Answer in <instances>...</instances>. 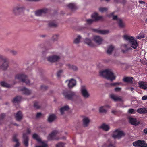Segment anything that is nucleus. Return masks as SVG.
Listing matches in <instances>:
<instances>
[{"instance_id": "obj_2", "label": "nucleus", "mask_w": 147, "mask_h": 147, "mask_svg": "<svg viewBox=\"0 0 147 147\" xmlns=\"http://www.w3.org/2000/svg\"><path fill=\"white\" fill-rule=\"evenodd\" d=\"M63 94L66 99L73 101L75 100L78 97L76 93L71 90H64Z\"/></svg>"}, {"instance_id": "obj_45", "label": "nucleus", "mask_w": 147, "mask_h": 147, "mask_svg": "<svg viewBox=\"0 0 147 147\" xmlns=\"http://www.w3.org/2000/svg\"><path fill=\"white\" fill-rule=\"evenodd\" d=\"M107 9V8L106 7H100L99 9V11L101 12H103L106 11Z\"/></svg>"}, {"instance_id": "obj_54", "label": "nucleus", "mask_w": 147, "mask_h": 147, "mask_svg": "<svg viewBox=\"0 0 147 147\" xmlns=\"http://www.w3.org/2000/svg\"><path fill=\"white\" fill-rule=\"evenodd\" d=\"M142 99L143 100H145L147 99V95H145L142 97Z\"/></svg>"}, {"instance_id": "obj_50", "label": "nucleus", "mask_w": 147, "mask_h": 147, "mask_svg": "<svg viewBox=\"0 0 147 147\" xmlns=\"http://www.w3.org/2000/svg\"><path fill=\"white\" fill-rule=\"evenodd\" d=\"M93 21V20L91 19H89L86 20L88 24H90L92 23Z\"/></svg>"}, {"instance_id": "obj_21", "label": "nucleus", "mask_w": 147, "mask_h": 147, "mask_svg": "<svg viewBox=\"0 0 147 147\" xmlns=\"http://www.w3.org/2000/svg\"><path fill=\"white\" fill-rule=\"evenodd\" d=\"M92 18L94 21H97L100 20L102 18V17L101 16H98V14L96 13H94L92 16Z\"/></svg>"}, {"instance_id": "obj_1", "label": "nucleus", "mask_w": 147, "mask_h": 147, "mask_svg": "<svg viewBox=\"0 0 147 147\" xmlns=\"http://www.w3.org/2000/svg\"><path fill=\"white\" fill-rule=\"evenodd\" d=\"M99 74L101 76L111 81H113L115 78V77L113 73L110 69H107L103 71H100Z\"/></svg>"}, {"instance_id": "obj_17", "label": "nucleus", "mask_w": 147, "mask_h": 147, "mask_svg": "<svg viewBox=\"0 0 147 147\" xmlns=\"http://www.w3.org/2000/svg\"><path fill=\"white\" fill-rule=\"evenodd\" d=\"M134 78L133 77H126L123 78V81L125 83L132 84L133 82Z\"/></svg>"}, {"instance_id": "obj_29", "label": "nucleus", "mask_w": 147, "mask_h": 147, "mask_svg": "<svg viewBox=\"0 0 147 147\" xmlns=\"http://www.w3.org/2000/svg\"><path fill=\"white\" fill-rule=\"evenodd\" d=\"M90 120L87 118H84L83 120V125L84 127H87L88 126Z\"/></svg>"}, {"instance_id": "obj_46", "label": "nucleus", "mask_w": 147, "mask_h": 147, "mask_svg": "<svg viewBox=\"0 0 147 147\" xmlns=\"http://www.w3.org/2000/svg\"><path fill=\"white\" fill-rule=\"evenodd\" d=\"M64 143L59 142L56 145V147H64Z\"/></svg>"}, {"instance_id": "obj_51", "label": "nucleus", "mask_w": 147, "mask_h": 147, "mask_svg": "<svg viewBox=\"0 0 147 147\" xmlns=\"http://www.w3.org/2000/svg\"><path fill=\"white\" fill-rule=\"evenodd\" d=\"M115 145L114 143L111 142L108 146L109 147H115Z\"/></svg>"}, {"instance_id": "obj_34", "label": "nucleus", "mask_w": 147, "mask_h": 147, "mask_svg": "<svg viewBox=\"0 0 147 147\" xmlns=\"http://www.w3.org/2000/svg\"><path fill=\"white\" fill-rule=\"evenodd\" d=\"M17 135L16 134H15L13 136V141L16 142V144L15 146V147H18L19 146V143L18 142V140L17 139L16 137Z\"/></svg>"}, {"instance_id": "obj_30", "label": "nucleus", "mask_w": 147, "mask_h": 147, "mask_svg": "<svg viewBox=\"0 0 147 147\" xmlns=\"http://www.w3.org/2000/svg\"><path fill=\"white\" fill-rule=\"evenodd\" d=\"M49 26L52 27H55L57 26V24L55 21H51L49 23Z\"/></svg>"}, {"instance_id": "obj_22", "label": "nucleus", "mask_w": 147, "mask_h": 147, "mask_svg": "<svg viewBox=\"0 0 147 147\" xmlns=\"http://www.w3.org/2000/svg\"><path fill=\"white\" fill-rule=\"evenodd\" d=\"M110 97L115 101H120L122 100L121 99L120 97H117L116 95L114 94H111L110 95Z\"/></svg>"}, {"instance_id": "obj_12", "label": "nucleus", "mask_w": 147, "mask_h": 147, "mask_svg": "<svg viewBox=\"0 0 147 147\" xmlns=\"http://www.w3.org/2000/svg\"><path fill=\"white\" fill-rule=\"evenodd\" d=\"M93 40L97 44L100 45L102 43L103 39L99 36H95L94 37Z\"/></svg>"}, {"instance_id": "obj_15", "label": "nucleus", "mask_w": 147, "mask_h": 147, "mask_svg": "<svg viewBox=\"0 0 147 147\" xmlns=\"http://www.w3.org/2000/svg\"><path fill=\"white\" fill-rule=\"evenodd\" d=\"M60 59V57L57 55H53L47 58L48 61L50 62H54L58 61Z\"/></svg>"}, {"instance_id": "obj_26", "label": "nucleus", "mask_w": 147, "mask_h": 147, "mask_svg": "<svg viewBox=\"0 0 147 147\" xmlns=\"http://www.w3.org/2000/svg\"><path fill=\"white\" fill-rule=\"evenodd\" d=\"M100 128L102 129L103 130L105 131H108L110 129L109 127L107 125L103 123L100 127Z\"/></svg>"}, {"instance_id": "obj_7", "label": "nucleus", "mask_w": 147, "mask_h": 147, "mask_svg": "<svg viewBox=\"0 0 147 147\" xmlns=\"http://www.w3.org/2000/svg\"><path fill=\"white\" fill-rule=\"evenodd\" d=\"M124 135V133L123 131L117 129L113 132L112 136L114 139L119 138Z\"/></svg>"}, {"instance_id": "obj_14", "label": "nucleus", "mask_w": 147, "mask_h": 147, "mask_svg": "<svg viewBox=\"0 0 147 147\" xmlns=\"http://www.w3.org/2000/svg\"><path fill=\"white\" fill-rule=\"evenodd\" d=\"M22 9L19 7H16L14 8L13 9V12L15 15H18L20 14L22 11Z\"/></svg>"}, {"instance_id": "obj_60", "label": "nucleus", "mask_w": 147, "mask_h": 147, "mask_svg": "<svg viewBox=\"0 0 147 147\" xmlns=\"http://www.w3.org/2000/svg\"><path fill=\"white\" fill-rule=\"evenodd\" d=\"M126 0H123L121 2V3L124 4L125 3V2H126Z\"/></svg>"}, {"instance_id": "obj_33", "label": "nucleus", "mask_w": 147, "mask_h": 147, "mask_svg": "<svg viewBox=\"0 0 147 147\" xmlns=\"http://www.w3.org/2000/svg\"><path fill=\"white\" fill-rule=\"evenodd\" d=\"M69 107L68 106H66L62 107L60 109V112L62 114H63L65 111H67L69 109Z\"/></svg>"}, {"instance_id": "obj_23", "label": "nucleus", "mask_w": 147, "mask_h": 147, "mask_svg": "<svg viewBox=\"0 0 147 147\" xmlns=\"http://www.w3.org/2000/svg\"><path fill=\"white\" fill-rule=\"evenodd\" d=\"M20 90L23 92V94L26 95H30L31 93V91L30 90L26 88L25 87L23 88Z\"/></svg>"}, {"instance_id": "obj_43", "label": "nucleus", "mask_w": 147, "mask_h": 147, "mask_svg": "<svg viewBox=\"0 0 147 147\" xmlns=\"http://www.w3.org/2000/svg\"><path fill=\"white\" fill-rule=\"evenodd\" d=\"M59 38V35L57 34L54 35L52 37V40L53 41H57Z\"/></svg>"}, {"instance_id": "obj_38", "label": "nucleus", "mask_w": 147, "mask_h": 147, "mask_svg": "<svg viewBox=\"0 0 147 147\" xmlns=\"http://www.w3.org/2000/svg\"><path fill=\"white\" fill-rule=\"evenodd\" d=\"M0 85L1 86L7 88H9L10 87V85L9 84L3 81L0 82Z\"/></svg>"}, {"instance_id": "obj_64", "label": "nucleus", "mask_w": 147, "mask_h": 147, "mask_svg": "<svg viewBox=\"0 0 147 147\" xmlns=\"http://www.w3.org/2000/svg\"><path fill=\"white\" fill-rule=\"evenodd\" d=\"M34 107H36L37 106V105L36 103L34 104Z\"/></svg>"}, {"instance_id": "obj_44", "label": "nucleus", "mask_w": 147, "mask_h": 147, "mask_svg": "<svg viewBox=\"0 0 147 147\" xmlns=\"http://www.w3.org/2000/svg\"><path fill=\"white\" fill-rule=\"evenodd\" d=\"M10 53H11L13 55H16L18 54V52L14 50H12L10 51Z\"/></svg>"}, {"instance_id": "obj_19", "label": "nucleus", "mask_w": 147, "mask_h": 147, "mask_svg": "<svg viewBox=\"0 0 147 147\" xmlns=\"http://www.w3.org/2000/svg\"><path fill=\"white\" fill-rule=\"evenodd\" d=\"M15 117L17 120L20 121L22 119L23 117L22 112L20 111H19L16 113Z\"/></svg>"}, {"instance_id": "obj_9", "label": "nucleus", "mask_w": 147, "mask_h": 147, "mask_svg": "<svg viewBox=\"0 0 147 147\" xmlns=\"http://www.w3.org/2000/svg\"><path fill=\"white\" fill-rule=\"evenodd\" d=\"M58 133V131L57 130L53 131L51 134H49L48 137V139L49 140H58L59 138H57L56 136Z\"/></svg>"}, {"instance_id": "obj_57", "label": "nucleus", "mask_w": 147, "mask_h": 147, "mask_svg": "<svg viewBox=\"0 0 147 147\" xmlns=\"http://www.w3.org/2000/svg\"><path fill=\"white\" fill-rule=\"evenodd\" d=\"M33 138L37 140V134H34L33 136Z\"/></svg>"}, {"instance_id": "obj_55", "label": "nucleus", "mask_w": 147, "mask_h": 147, "mask_svg": "<svg viewBox=\"0 0 147 147\" xmlns=\"http://www.w3.org/2000/svg\"><path fill=\"white\" fill-rule=\"evenodd\" d=\"M144 36L143 35L141 36L139 35L137 36V38L138 39H141L144 38Z\"/></svg>"}, {"instance_id": "obj_25", "label": "nucleus", "mask_w": 147, "mask_h": 147, "mask_svg": "<svg viewBox=\"0 0 147 147\" xmlns=\"http://www.w3.org/2000/svg\"><path fill=\"white\" fill-rule=\"evenodd\" d=\"M109 107V106L108 105L101 107L99 108V111L100 113H105L107 111L106 108Z\"/></svg>"}, {"instance_id": "obj_32", "label": "nucleus", "mask_w": 147, "mask_h": 147, "mask_svg": "<svg viewBox=\"0 0 147 147\" xmlns=\"http://www.w3.org/2000/svg\"><path fill=\"white\" fill-rule=\"evenodd\" d=\"M21 99V97L19 96H17L13 99L12 102L13 103H18L20 101Z\"/></svg>"}, {"instance_id": "obj_13", "label": "nucleus", "mask_w": 147, "mask_h": 147, "mask_svg": "<svg viewBox=\"0 0 147 147\" xmlns=\"http://www.w3.org/2000/svg\"><path fill=\"white\" fill-rule=\"evenodd\" d=\"M81 91L82 94L84 98H87L89 97V95L86 89L85 88L84 86H82Z\"/></svg>"}, {"instance_id": "obj_53", "label": "nucleus", "mask_w": 147, "mask_h": 147, "mask_svg": "<svg viewBox=\"0 0 147 147\" xmlns=\"http://www.w3.org/2000/svg\"><path fill=\"white\" fill-rule=\"evenodd\" d=\"M131 49V48L130 47H129L127 48V49L125 50H122V51L123 53H125L126 52H127L128 50H130Z\"/></svg>"}, {"instance_id": "obj_63", "label": "nucleus", "mask_w": 147, "mask_h": 147, "mask_svg": "<svg viewBox=\"0 0 147 147\" xmlns=\"http://www.w3.org/2000/svg\"><path fill=\"white\" fill-rule=\"evenodd\" d=\"M139 2L140 3H144V2L142 1H140Z\"/></svg>"}, {"instance_id": "obj_62", "label": "nucleus", "mask_w": 147, "mask_h": 147, "mask_svg": "<svg viewBox=\"0 0 147 147\" xmlns=\"http://www.w3.org/2000/svg\"><path fill=\"white\" fill-rule=\"evenodd\" d=\"M37 109H38L39 108H40V106H39L38 104L37 103Z\"/></svg>"}, {"instance_id": "obj_8", "label": "nucleus", "mask_w": 147, "mask_h": 147, "mask_svg": "<svg viewBox=\"0 0 147 147\" xmlns=\"http://www.w3.org/2000/svg\"><path fill=\"white\" fill-rule=\"evenodd\" d=\"M31 131L30 129L28 128L27 129V133H24L23 135V142L24 144L26 146L28 145V139L27 136L28 134H30Z\"/></svg>"}, {"instance_id": "obj_40", "label": "nucleus", "mask_w": 147, "mask_h": 147, "mask_svg": "<svg viewBox=\"0 0 147 147\" xmlns=\"http://www.w3.org/2000/svg\"><path fill=\"white\" fill-rule=\"evenodd\" d=\"M81 38V37L80 36L78 35L77 36V37L76 38L74 41V43L75 44H78L80 42V40Z\"/></svg>"}, {"instance_id": "obj_59", "label": "nucleus", "mask_w": 147, "mask_h": 147, "mask_svg": "<svg viewBox=\"0 0 147 147\" xmlns=\"http://www.w3.org/2000/svg\"><path fill=\"white\" fill-rule=\"evenodd\" d=\"M10 51H11V50H10L9 48H7L5 49V51L7 52H10Z\"/></svg>"}, {"instance_id": "obj_18", "label": "nucleus", "mask_w": 147, "mask_h": 147, "mask_svg": "<svg viewBox=\"0 0 147 147\" xmlns=\"http://www.w3.org/2000/svg\"><path fill=\"white\" fill-rule=\"evenodd\" d=\"M139 87L142 89L145 90L147 88V82L140 81L139 82Z\"/></svg>"}, {"instance_id": "obj_47", "label": "nucleus", "mask_w": 147, "mask_h": 147, "mask_svg": "<svg viewBox=\"0 0 147 147\" xmlns=\"http://www.w3.org/2000/svg\"><path fill=\"white\" fill-rule=\"evenodd\" d=\"M128 112L130 114H134L135 113V111L133 109H130L128 110Z\"/></svg>"}, {"instance_id": "obj_49", "label": "nucleus", "mask_w": 147, "mask_h": 147, "mask_svg": "<svg viewBox=\"0 0 147 147\" xmlns=\"http://www.w3.org/2000/svg\"><path fill=\"white\" fill-rule=\"evenodd\" d=\"M41 88L42 90H45L47 89L48 87L47 86L43 85H42L41 86Z\"/></svg>"}, {"instance_id": "obj_42", "label": "nucleus", "mask_w": 147, "mask_h": 147, "mask_svg": "<svg viewBox=\"0 0 147 147\" xmlns=\"http://www.w3.org/2000/svg\"><path fill=\"white\" fill-rule=\"evenodd\" d=\"M122 84V83L121 82H115L114 83H111L110 84V85L111 86H115L117 85H121Z\"/></svg>"}, {"instance_id": "obj_41", "label": "nucleus", "mask_w": 147, "mask_h": 147, "mask_svg": "<svg viewBox=\"0 0 147 147\" xmlns=\"http://www.w3.org/2000/svg\"><path fill=\"white\" fill-rule=\"evenodd\" d=\"M114 13L112 12L111 13L110 15L111 16H113V19L114 20H116L117 22L120 19L118 18L117 16H114Z\"/></svg>"}, {"instance_id": "obj_10", "label": "nucleus", "mask_w": 147, "mask_h": 147, "mask_svg": "<svg viewBox=\"0 0 147 147\" xmlns=\"http://www.w3.org/2000/svg\"><path fill=\"white\" fill-rule=\"evenodd\" d=\"M37 143H39V145H37V147H48V145L45 141L42 140L37 135Z\"/></svg>"}, {"instance_id": "obj_61", "label": "nucleus", "mask_w": 147, "mask_h": 147, "mask_svg": "<svg viewBox=\"0 0 147 147\" xmlns=\"http://www.w3.org/2000/svg\"><path fill=\"white\" fill-rule=\"evenodd\" d=\"M130 89L131 91H133L134 90V88L133 87H131V88Z\"/></svg>"}, {"instance_id": "obj_11", "label": "nucleus", "mask_w": 147, "mask_h": 147, "mask_svg": "<svg viewBox=\"0 0 147 147\" xmlns=\"http://www.w3.org/2000/svg\"><path fill=\"white\" fill-rule=\"evenodd\" d=\"M129 123L134 126H137L140 123V121L137 120L136 118L129 117Z\"/></svg>"}, {"instance_id": "obj_16", "label": "nucleus", "mask_w": 147, "mask_h": 147, "mask_svg": "<svg viewBox=\"0 0 147 147\" xmlns=\"http://www.w3.org/2000/svg\"><path fill=\"white\" fill-rule=\"evenodd\" d=\"M68 82V86L69 88H72L76 84V80L73 79H71L68 80H67L66 82Z\"/></svg>"}, {"instance_id": "obj_4", "label": "nucleus", "mask_w": 147, "mask_h": 147, "mask_svg": "<svg viewBox=\"0 0 147 147\" xmlns=\"http://www.w3.org/2000/svg\"><path fill=\"white\" fill-rule=\"evenodd\" d=\"M15 79L25 83L27 85L30 84V81L28 79L27 76L23 74H17L15 76Z\"/></svg>"}, {"instance_id": "obj_31", "label": "nucleus", "mask_w": 147, "mask_h": 147, "mask_svg": "<svg viewBox=\"0 0 147 147\" xmlns=\"http://www.w3.org/2000/svg\"><path fill=\"white\" fill-rule=\"evenodd\" d=\"M67 7L71 10H74L77 9L76 5L74 3H69L67 5Z\"/></svg>"}, {"instance_id": "obj_20", "label": "nucleus", "mask_w": 147, "mask_h": 147, "mask_svg": "<svg viewBox=\"0 0 147 147\" xmlns=\"http://www.w3.org/2000/svg\"><path fill=\"white\" fill-rule=\"evenodd\" d=\"M93 31L96 33L102 34H107L109 33V31L107 30H100L98 29H93Z\"/></svg>"}, {"instance_id": "obj_39", "label": "nucleus", "mask_w": 147, "mask_h": 147, "mask_svg": "<svg viewBox=\"0 0 147 147\" xmlns=\"http://www.w3.org/2000/svg\"><path fill=\"white\" fill-rule=\"evenodd\" d=\"M114 47L112 45L110 46L108 48L107 53L108 54H111L112 51L113 50Z\"/></svg>"}, {"instance_id": "obj_27", "label": "nucleus", "mask_w": 147, "mask_h": 147, "mask_svg": "<svg viewBox=\"0 0 147 147\" xmlns=\"http://www.w3.org/2000/svg\"><path fill=\"white\" fill-rule=\"evenodd\" d=\"M84 42L90 47H93L94 46V44L92 42L90 39L88 38L85 39L84 40Z\"/></svg>"}, {"instance_id": "obj_58", "label": "nucleus", "mask_w": 147, "mask_h": 147, "mask_svg": "<svg viewBox=\"0 0 147 147\" xmlns=\"http://www.w3.org/2000/svg\"><path fill=\"white\" fill-rule=\"evenodd\" d=\"M42 115L41 113H37V118L39 117Z\"/></svg>"}, {"instance_id": "obj_48", "label": "nucleus", "mask_w": 147, "mask_h": 147, "mask_svg": "<svg viewBox=\"0 0 147 147\" xmlns=\"http://www.w3.org/2000/svg\"><path fill=\"white\" fill-rule=\"evenodd\" d=\"M62 72L63 71L62 70H61L59 71L57 74V77L58 78L59 77Z\"/></svg>"}, {"instance_id": "obj_36", "label": "nucleus", "mask_w": 147, "mask_h": 147, "mask_svg": "<svg viewBox=\"0 0 147 147\" xmlns=\"http://www.w3.org/2000/svg\"><path fill=\"white\" fill-rule=\"evenodd\" d=\"M119 26L121 28H123L125 26V24L122 20L120 19L117 22Z\"/></svg>"}, {"instance_id": "obj_52", "label": "nucleus", "mask_w": 147, "mask_h": 147, "mask_svg": "<svg viewBox=\"0 0 147 147\" xmlns=\"http://www.w3.org/2000/svg\"><path fill=\"white\" fill-rule=\"evenodd\" d=\"M121 90V88L119 87H116L115 88V92H119Z\"/></svg>"}, {"instance_id": "obj_35", "label": "nucleus", "mask_w": 147, "mask_h": 147, "mask_svg": "<svg viewBox=\"0 0 147 147\" xmlns=\"http://www.w3.org/2000/svg\"><path fill=\"white\" fill-rule=\"evenodd\" d=\"M56 118V116L54 114L50 115L48 118V121L49 122H51L53 121Z\"/></svg>"}, {"instance_id": "obj_56", "label": "nucleus", "mask_w": 147, "mask_h": 147, "mask_svg": "<svg viewBox=\"0 0 147 147\" xmlns=\"http://www.w3.org/2000/svg\"><path fill=\"white\" fill-rule=\"evenodd\" d=\"M143 132L144 133V135H145L147 134V129H144Z\"/></svg>"}, {"instance_id": "obj_3", "label": "nucleus", "mask_w": 147, "mask_h": 147, "mask_svg": "<svg viewBox=\"0 0 147 147\" xmlns=\"http://www.w3.org/2000/svg\"><path fill=\"white\" fill-rule=\"evenodd\" d=\"M123 38L130 44L131 47L134 49L136 48L138 46V42L136 38L126 35H124Z\"/></svg>"}, {"instance_id": "obj_5", "label": "nucleus", "mask_w": 147, "mask_h": 147, "mask_svg": "<svg viewBox=\"0 0 147 147\" xmlns=\"http://www.w3.org/2000/svg\"><path fill=\"white\" fill-rule=\"evenodd\" d=\"M8 66L7 59L0 55V68L5 70L7 69Z\"/></svg>"}, {"instance_id": "obj_37", "label": "nucleus", "mask_w": 147, "mask_h": 147, "mask_svg": "<svg viewBox=\"0 0 147 147\" xmlns=\"http://www.w3.org/2000/svg\"><path fill=\"white\" fill-rule=\"evenodd\" d=\"M67 66L68 67L69 69L73 70L74 71H76L78 69V68L76 66L73 65H71L70 64H68Z\"/></svg>"}, {"instance_id": "obj_6", "label": "nucleus", "mask_w": 147, "mask_h": 147, "mask_svg": "<svg viewBox=\"0 0 147 147\" xmlns=\"http://www.w3.org/2000/svg\"><path fill=\"white\" fill-rule=\"evenodd\" d=\"M133 145L138 147H147V144L144 141L138 140L133 143Z\"/></svg>"}, {"instance_id": "obj_28", "label": "nucleus", "mask_w": 147, "mask_h": 147, "mask_svg": "<svg viewBox=\"0 0 147 147\" xmlns=\"http://www.w3.org/2000/svg\"><path fill=\"white\" fill-rule=\"evenodd\" d=\"M48 11V9H44L40 10H37V16L40 15L42 13H46Z\"/></svg>"}, {"instance_id": "obj_24", "label": "nucleus", "mask_w": 147, "mask_h": 147, "mask_svg": "<svg viewBox=\"0 0 147 147\" xmlns=\"http://www.w3.org/2000/svg\"><path fill=\"white\" fill-rule=\"evenodd\" d=\"M137 112L140 114H144L147 113V108H139Z\"/></svg>"}]
</instances>
